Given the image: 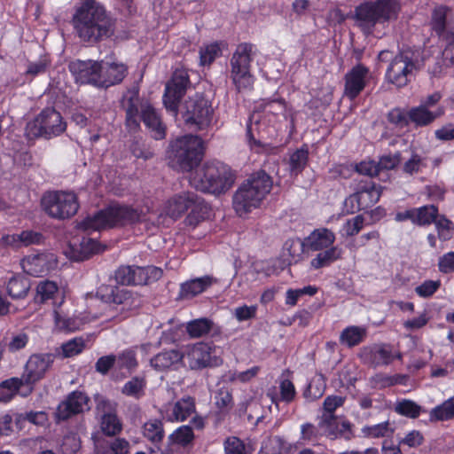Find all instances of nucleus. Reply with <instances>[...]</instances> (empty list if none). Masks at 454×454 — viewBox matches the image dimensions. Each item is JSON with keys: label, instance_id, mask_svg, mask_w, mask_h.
<instances>
[{"label": "nucleus", "instance_id": "nucleus-1", "mask_svg": "<svg viewBox=\"0 0 454 454\" xmlns=\"http://www.w3.org/2000/svg\"><path fill=\"white\" fill-rule=\"evenodd\" d=\"M73 26L81 41L96 43L111 37L114 20L95 0H84L73 16Z\"/></svg>", "mask_w": 454, "mask_h": 454}, {"label": "nucleus", "instance_id": "nucleus-2", "mask_svg": "<svg viewBox=\"0 0 454 454\" xmlns=\"http://www.w3.org/2000/svg\"><path fill=\"white\" fill-rule=\"evenodd\" d=\"M142 212L125 204L114 203L89 215L77 223V228L90 234L106 229L122 227L138 222Z\"/></svg>", "mask_w": 454, "mask_h": 454}, {"label": "nucleus", "instance_id": "nucleus-3", "mask_svg": "<svg viewBox=\"0 0 454 454\" xmlns=\"http://www.w3.org/2000/svg\"><path fill=\"white\" fill-rule=\"evenodd\" d=\"M203 157V142L195 135L177 137L169 145L168 165L178 171L188 172L197 167Z\"/></svg>", "mask_w": 454, "mask_h": 454}, {"label": "nucleus", "instance_id": "nucleus-4", "mask_svg": "<svg viewBox=\"0 0 454 454\" xmlns=\"http://www.w3.org/2000/svg\"><path fill=\"white\" fill-rule=\"evenodd\" d=\"M400 10L397 0L367 1L355 8L354 19L364 33L371 34L376 24L396 20Z\"/></svg>", "mask_w": 454, "mask_h": 454}, {"label": "nucleus", "instance_id": "nucleus-5", "mask_svg": "<svg viewBox=\"0 0 454 454\" xmlns=\"http://www.w3.org/2000/svg\"><path fill=\"white\" fill-rule=\"evenodd\" d=\"M190 183L198 191L220 196L232 186L234 177L223 166L205 163L192 176Z\"/></svg>", "mask_w": 454, "mask_h": 454}, {"label": "nucleus", "instance_id": "nucleus-6", "mask_svg": "<svg viewBox=\"0 0 454 454\" xmlns=\"http://www.w3.org/2000/svg\"><path fill=\"white\" fill-rule=\"evenodd\" d=\"M121 106L126 114V125L131 131H136L140 125L142 120L145 125L151 130L155 139H162L165 137L166 129L163 126L155 109L149 106H144L139 114V98L137 95L124 97Z\"/></svg>", "mask_w": 454, "mask_h": 454}, {"label": "nucleus", "instance_id": "nucleus-7", "mask_svg": "<svg viewBox=\"0 0 454 454\" xmlns=\"http://www.w3.org/2000/svg\"><path fill=\"white\" fill-rule=\"evenodd\" d=\"M254 45L244 43L237 46L230 60V78L238 92L253 89L254 77L251 73Z\"/></svg>", "mask_w": 454, "mask_h": 454}, {"label": "nucleus", "instance_id": "nucleus-8", "mask_svg": "<svg viewBox=\"0 0 454 454\" xmlns=\"http://www.w3.org/2000/svg\"><path fill=\"white\" fill-rule=\"evenodd\" d=\"M66 129L67 122L61 114L53 107H46L27 123L25 135L28 139H51L60 136Z\"/></svg>", "mask_w": 454, "mask_h": 454}, {"label": "nucleus", "instance_id": "nucleus-9", "mask_svg": "<svg viewBox=\"0 0 454 454\" xmlns=\"http://www.w3.org/2000/svg\"><path fill=\"white\" fill-rule=\"evenodd\" d=\"M183 118L185 125L193 130H202L212 121L213 109L210 103L203 97L191 98L184 103Z\"/></svg>", "mask_w": 454, "mask_h": 454}, {"label": "nucleus", "instance_id": "nucleus-10", "mask_svg": "<svg viewBox=\"0 0 454 454\" xmlns=\"http://www.w3.org/2000/svg\"><path fill=\"white\" fill-rule=\"evenodd\" d=\"M272 179L259 170L249 176L237 189L233 199H264L272 188Z\"/></svg>", "mask_w": 454, "mask_h": 454}, {"label": "nucleus", "instance_id": "nucleus-11", "mask_svg": "<svg viewBox=\"0 0 454 454\" xmlns=\"http://www.w3.org/2000/svg\"><path fill=\"white\" fill-rule=\"evenodd\" d=\"M414 52L403 51L391 61L387 70V80L397 87H403L409 82V76L417 69V60Z\"/></svg>", "mask_w": 454, "mask_h": 454}, {"label": "nucleus", "instance_id": "nucleus-12", "mask_svg": "<svg viewBox=\"0 0 454 454\" xmlns=\"http://www.w3.org/2000/svg\"><path fill=\"white\" fill-rule=\"evenodd\" d=\"M107 301L113 312L112 318H118L119 320L124 319L128 312L141 305V300L137 294L129 290L116 286L111 287Z\"/></svg>", "mask_w": 454, "mask_h": 454}, {"label": "nucleus", "instance_id": "nucleus-13", "mask_svg": "<svg viewBox=\"0 0 454 454\" xmlns=\"http://www.w3.org/2000/svg\"><path fill=\"white\" fill-rule=\"evenodd\" d=\"M190 84L187 70L176 69L174 72L171 80L166 84L163 96V103L168 111L177 113L178 104Z\"/></svg>", "mask_w": 454, "mask_h": 454}, {"label": "nucleus", "instance_id": "nucleus-14", "mask_svg": "<svg viewBox=\"0 0 454 454\" xmlns=\"http://www.w3.org/2000/svg\"><path fill=\"white\" fill-rule=\"evenodd\" d=\"M190 84L187 70L176 69L174 72L171 80L166 84L163 96V103L168 111L177 113L178 104Z\"/></svg>", "mask_w": 454, "mask_h": 454}, {"label": "nucleus", "instance_id": "nucleus-15", "mask_svg": "<svg viewBox=\"0 0 454 454\" xmlns=\"http://www.w3.org/2000/svg\"><path fill=\"white\" fill-rule=\"evenodd\" d=\"M90 398L81 391H74L62 401L54 413L56 422L64 421L89 410Z\"/></svg>", "mask_w": 454, "mask_h": 454}, {"label": "nucleus", "instance_id": "nucleus-16", "mask_svg": "<svg viewBox=\"0 0 454 454\" xmlns=\"http://www.w3.org/2000/svg\"><path fill=\"white\" fill-rule=\"evenodd\" d=\"M102 62L94 60H76L69 65V69L81 83H90L100 87Z\"/></svg>", "mask_w": 454, "mask_h": 454}, {"label": "nucleus", "instance_id": "nucleus-17", "mask_svg": "<svg viewBox=\"0 0 454 454\" xmlns=\"http://www.w3.org/2000/svg\"><path fill=\"white\" fill-rule=\"evenodd\" d=\"M54 361L51 354L33 355L27 362L23 380L26 385L34 384L40 380Z\"/></svg>", "mask_w": 454, "mask_h": 454}, {"label": "nucleus", "instance_id": "nucleus-18", "mask_svg": "<svg viewBox=\"0 0 454 454\" xmlns=\"http://www.w3.org/2000/svg\"><path fill=\"white\" fill-rule=\"evenodd\" d=\"M368 74L369 69L361 64L355 66L346 74L344 94L349 99L356 98L364 89Z\"/></svg>", "mask_w": 454, "mask_h": 454}, {"label": "nucleus", "instance_id": "nucleus-19", "mask_svg": "<svg viewBox=\"0 0 454 454\" xmlns=\"http://www.w3.org/2000/svg\"><path fill=\"white\" fill-rule=\"evenodd\" d=\"M184 364L191 370H202L211 365V348L206 343H197L184 355Z\"/></svg>", "mask_w": 454, "mask_h": 454}, {"label": "nucleus", "instance_id": "nucleus-20", "mask_svg": "<svg viewBox=\"0 0 454 454\" xmlns=\"http://www.w3.org/2000/svg\"><path fill=\"white\" fill-rule=\"evenodd\" d=\"M43 210L52 218L65 219L74 215L78 208V200H41Z\"/></svg>", "mask_w": 454, "mask_h": 454}, {"label": "nucleus", "instance_id": "nucleus-21", "mask_svg": "<svg viewBox=\"0 0 454 454\" xmlns=\"http://www.w3.org/2000/svg\"><path fill=\"white\" fill-rule=\"evenodd\" d=\"M184 358V354L178 349L163 350L151 358L150 364L158 372L176 370Z\"/></svg>", "mask_w": 454, "mask_h": 454}, {"label": "nucleus", "instance_id": "nucleus-22", "mask_svg": "<svg viewBox=\"0 0 454 454\" xmlns=\"http://www.w3.org/2000/svg\"><path fill=\"white\" fill-rule=\"evenodd\" d=\"M169 421H184L195 412V402L191 396H185L175 403L166 405L162 411Z\"/></svg>", "mask_w": 454, "mask_h": 454}, {"label": "nucleus", "instance_id": "nucleus-23", "mask_svg": "<svg viewBox=\"0 0 454 454\" xmlns=\"http://www.w3.org/2000/svg\"><path fill=\"white\" fill-rule=\"evenodd\" d=\"M115 279L121 285H146L149 281L148 272L142 267L121 266L115 271Z\"/></svg>", "mask_w": 454, "mask_h": 454}, {"label": "nucleus", "instance_id": "nucleus-24", "mask_svg": "<svg viewBox=\"0 0 454 454\" xmlns=\"http://www.w3.org/2000/svg\"><path fill=\"white\" fill-rule=\"evenodd\" d=\"M444 114V107L438 106L435 110H429L422 106L411 107L408 111V118L417 127H426Z\"/></svg>", "mask_w": 454, "mask_h": 454}, {"label": "nucleus", "instance_id": "nucleus-25", "mask_svg": "<svg viewBox=\"0 0 454 454\" xmlns=\"http://www.w3.org/2000/svg\"><path fill=\"white\" fill-rule=\"evenodd\" d=\"M350 188L349 199H380L384 189L383 186L376 184L370 179L354 180Z\"/></svg>", "mask_w": 454, "mask_h": 454}, {"label": "nucleus", "instance_id": "nucleus-26", "mask_svg": "<svg viewBox=\"0 0 454 454\" xmlns=\"http://www.w3.org/2000/svg\"><path fill=\"white\" fill-rule=\"evenodd\" d=\"M102 62L100 87L108 88L120 83L127 74V67L124 64Z\"/></svg>", "mask_w": 454, "mask_h": 454}, {"label": "nucleus", "instance_id": "nucleus-27", "mask_svg": "<svg viewBox=\"0 0 454 454\" xmlns=\"http://www.w3.org/2000/svg\"><path fill=\"white\" fill-rule=\"evenodd\" d=\"M334 233L326 229L321 228L313 231L310 235L304 240L306 247L312 251H320L325 248H330L334 243Z\"/></svg>", "mask_w": 454, "mask_h": 454}, {"label": "nucleus", "instance_id": "nucleus-28", "mask_svg": "<svg viewBox=\"0 0 454 454\" xmlns=\"http://www.w3.org/2000/svg\"><path fill=\"white\" fill-rule=\"evenodd\" d=\"M447 12L445 6L436 7L432 13L431 27L440 38L449 41L454 37V30L447 25Z\"/></svg>", "mask_w": 454, "mask_h": 454}, {"label": "nucleus", "instance_id": "nucleus-29", "mask_svg": "<svg viewBox=\"0 0 454 454\" xmlns=\"http://www.w3.org/2000/svg\"><path fill=\"white\" fill-rule=\"evenodd\" d=\"M215 282L216 279L211 276H204L188 280L181 285L180 296L192 298L207 290Z\"/></svg>", "mask_w": 454, "mask_h": 454}, {"label": "nucleus", "instance_id": "nucleus-30", "mask_svg": "<svg viewBox=\"0 0 454 454\" xmlns=\"http://www.w3.org/2000/svg\"><path fill=\"white\" fill-rule=\"evenodd\" d=\"M260 122V114L253 113L250 115L248 123L247 125V135L249 143L251 146H257L260 148L257 150V153H275L277 147L270 146L269 145H262L260 140H256L254 137V130H256L258 133L261 132Z\"/></svg>", "mask_w": 454, "mask_h": 454}, {"label": "nucleus", "instance_id": "nucleus-31", "mask_svg": "<svg viewBox=\"0 0 454 454\" xmlns=\"http://www.w3.org/2000/svg\"><path fill=\"white\" fill-rule=\"evenodd\" d=\"M30 287L29 278L20 274L11 278L6 286L7 294L14 300L25 298Z\"/></svg>", "mask_w": 454, "mask_h": 454}, {"label": "nucleus", "instance_id": "nucleus-32", "mask_svg": "<svg viewBox=\"0 0 454 454\" xmlns=\"http://www.w3.org/2000/svg\"><path fill=\"white\" fill-rule=\"evenodd\" d=\"M59 292V287L56 282L51 280H43L37 284L36 293L34 297L35 303H45L49 300L54 299Z\"/></svg>", "mask_w": 454, "mask_h": 454}, {"label": "nucleus", "instance_id": "nucleus-33", "mask_svg": "<svg viewBox=\"0 0 454 454\" xmlns=\"http://www.w3.org/2000/svg\"><path fill=\"white\" fill-rule=\"evenodd\" d=\"M342 254V250L338 247H331L324 252L318 253L317 256L311 261L310 265L314 269H320L330 265L334 261L340 259Z\"/></svg>", "mask_w": 454, "mask_h": 454}, {"label": "nucleus", "instance_id": "nucleus-34", "mask_svg": "<svg viewBox=\"0 0 454 454\" xmlns=\"http://www.w3.org/2000/svg\"><path fill=\"white\" fill-rule=\"evenodd\" d=\"M366 335V330L359 326H348L345 328L340 336L342 344L348 347H354L363 341Z\"/></svg>", "mask_w": 454, "mask_h": 454}, {"label": "nucleus", "instance_id": "nucleus-35", "mask_svg": "<svg viewBox=\"0 0 454 454\" xmlns=\"http://www.w3.org/2000/svg\"><path fill=\"white\" fill-rule=\"evenodd\" d=\"M143 434L150 442L157 444L164 438L163 424L160 419H152L145 423Z\"/></svg>", "mask_w": 454, "mask_h": 454}, {"label": "nucleus", "instance_id": "nucleus-36", "mask_svg": "<svg viewBox=\"0 0 454 454\" xmlns=\"http://www.w3.org/2000/svg\"><path fill=\"white\" fill-rule=\"evenodd\" d=\"M259 454H291V446L279 436L268 440Z\"/></svg>", "mask_w": 454, "mask_h": 454}, {"label": "nucleus", "instance_id": "nucleus-37", "mask_svg": "<svg viewBox=\"0 0 454 454\" xmlns=\"http://www.w3.org/2000/svg\"><path fill=\"white\" fill-rule=\"evenodd\" d=\"M452 418H454V396L436 406L430 412L431 421L449 420Z\"/></svg>", "mask_w": 454, "mask_h": 454}, {"label": "nucleus", "instance_id": "nucleus-38", "mask_svg": "<svg viewBox=\"0 0 454 454\" xmlns=\"http://www.w3.org/2000/svg\"><path fill=\"white\" fill-rule=\"evenodd\" d=\"M101 429L106 435H116L122 430V424L116 414L107 412L102 416Z\"/></svg>", "mask_w": 454, "mask_h": 454}, {"label": "nucleus", "instance_id": "nucleus-39", "mask_svg": "<svg viewBox=\"0 0 454 454\" xmlns=\"http://www.w3.org/2000/svg\"><path fill=\"white\" fill-rule=\"evenodd\" d=\"M146 382L144 378L133 377L122 387L121 393L127 396L139 399L145 395Z\"/></svg>", "mask_w": 454, "mask_h": 454}, {"label": "nucleus", "instance_id": "nucleus-40", "mask_svg": "<svg viewBox=\"0 0 454 454\" xmlns=\"http://www.w3.org/2000/svg\"><path fill=\"white\" fill-rule=\"evenodd\" d=\"M309 160L308 149H297L290 155L289 168L293 175H298L306 167Z\"/></svg>", "mask_w": 454, "mask_h": 454}, {"label": "nucleus", "instance_id": "nucleus-41", "mask_svg": "<svg viewBox=\"0 0 454 454\" xmlns=\"http://www.w3.org/2000/svg\"><path fill=\"white\" fill-rule=\"evenodd\" d=\"M338 425L339 421L336 416L332 413H324L318 423V427L322 434L331 437H338Z\"/></svg>", "mask_w": 454, "mask_h": 454}, {"label": "nucleus", "instance_id": "nucleus-42", "mask_svg": "<svg viewBox=\"0 0 454 454\" xmlns=\"http://www.w3.org/2000/svg\"><path fill=\"white\" fill-rule=\"evenodd\" d=\"M194 439L192 428L189 426H182L172 433L168 441L171 444H177L183 447L191 443Z\"/></svg>", "mask_w": 454, "mask_h": 454}, {"label": "nucleus", "instance_id": "nucleus-43", "mask_svg": "<svg viewBox=\"0 0 454 454\" xmlns=\"http://www.w3.org/2000/svg\"><path fill=\"white\" fill-rule=\"evenodd\" d=\"M212 321L207 318H200L188 323L187 333L191 337L200 338L207 334L212 328Z\"/></svg>", "mask_w": 454, "mask_h": 454}, {"label": "nucleus", "instance_id": "nucleus-44", "mask_svg": "<svg viewBox=\"0 0 454 454\" xmlns=\"http://www.w3.org/2000/svg\"><path fill=\"white\" fill-rule=\"evenodd\" d=\"M437 207L434 206H425L415 209V223L419 225L430 224L437 217Z\"/></svg>", "mask_w": 454, "mask_h": 454}, {"label": "nucleus", "instance_id": "nucleus-45", "mask_svg": "<svg viewBox=\"0 0 454 454\" xmlns=\"http://www.w3.org/2000/svg\"><path fill=\"white\" fill-rule=\"evenodd\" d=\"M395 411L403 416L416 419L420 414L421 407L411 400L404 399L396 403Z\"/></svg>", "mask_w": 454, "mask_h": 454}, {"label": "nucleus", "instance_id": "nucleus-46", "mask_svg": "<svg viewBox=\"0 0 454 454\" xmlns=\"http://www.w3.org/2000/svg\"><path fill=\"white\" fill-rule=\"evenodd\" d=\"M194 200H167L164 207L167 215L173 219L179 218L190 207L188 202L192 203Z\"/></svg>", "mask_w": 454, "mask_h": 454}, {"label": "nucleus", "instance_id": "nucleus-47", "mask_svg": "<svg viewBox=\"0 0 454 454\" xmlns=\"http://www.w3.org/2000/svg\"><path fill=\"white\" fill-rule=\"evenodd\" d=\"M372 363L374 367L380 365H387L393 359L394 355L389 348L385 345L379 347L377 349L372 352Z\"/></svg>", "mask_w": 454, "mask_h": 454}, {"label": "nucleus", "instance_id": "nucleus-48", "mask_svg": "<svg viewBox=\"0 0 454 454\" xmlns=\"http://www.w3.org/2000/svg\"><path fill=\"white\" fill-rule=\"evenodd\" d=\"M130 151L136 158L144 160L154 156V150L142 139H135L130 145Z\"/></svg>", "mask_w": 454, "mask_h": 454}, {"label": "nucleus", "instance_id": "nucleus-49", "mask_svg": "<svg viewBox=\"0 0 454 454\" xmlns=\"http://www.w3.org/2000/svg\"><path fill=\"white\" fill-rule=\"evenodd\" d=\"M425 167L424 159L417 153H412L411 157L404 162L403 172L413 176L419 173Z\"/></svg>", "mask_w": 454, "mask_h": 454}, {"label": "nucleus", "instance_id": "nucleus-50", "mask_svg": "<svg viewBox=\"0 0 454 454\" xmlns=\"http://www.w3.org/2000/svg\"><path fill=\"white\" fill-rule=\"evenodd\" d=\"M116 365L119 369L131 371L137 366L136 353L133 349H126L116 356Z\"/></svg>", "mask_w": 454, "mask_h": 454}, {"label": "nucleus", "instance_id": "nucleus-51", "mask_svg": "<svg viewBox=\"0 0 454 454\" xmlns=\"http://www.w3.org/2000/svg\"><path fill=\"white\" fill-rule=\"evenodd\" d=\"M51 66V61L46 58L43 57L36 61L29 62L25 71V75L34 78L39 74H43L47 72Z\"/></svg>", "mask_w": 454, "mask_h": 454}, {"label": "nucleus", "instance_id": "nucleus-52", "mask_svg": "<svg viewBox=\"0 0 454 454\" xmlns=\"http://www.w3.org/2000/svg\"><path fill=\"white\" fill-rule=\"evenodd\" d=\"M258 109L272 114H284L286 112V102L283 98L273 100L263 99L258 106Z\"/></svg>", "mask_w": 454, "mask_h": 454}, {"label": "nucleus", "instance_id": "nucleus-53", "mask_svg": "<svg viewBox=\"0 0 454 454\" xmlns=\"http://www.w3.org/2000/svg\"><path fill=\"white\" fill-rule=\"evenodd\" d=\"M215 404L221 411H227L232 407V396L227 388L218 389L215 395Z\"/></svg>", "mask_w": 454, "mask_h": 454}, {"label": "nucleus", "instance_id": "nucleus-54", "mask_svg": "<svg viewBox=\"0 0 454 454\" xmlns=\"http://www.w3.org/2000/svg\"><path fill=\"white\" fill-rule=\"evenodd\" d=\"M402 160L401 153L383 155L377 162L379 173L395 168Z\"/></svg>", "mask_w": 454, "mask_h": 454}, {"label": "nucleus", "instance_id": "nucleus-55", "mask_svg": "<svg viewBox=\"0 0 454 454\" xmlns=\"http://www.w3.org/2000/svg\"><path fill=\"white\" fill-rule=\"evenodd\" d=\"M84 346V340L82 338H74L63 343L61 348L65 357H71L81 353Z\"/></svg>", "mask_w": 454, "mask_h": 454}, {"label": "nucleus", "instance_id": "nucleus-56", "mask_svg": "<svg viewBox=\"0 0 454 454\" xmlns=\"http://www.w3.org/2000/svg\"><path fill=\"white\" fill-rule=\"evenodd\" d=\"M220 52L218 44L212 43L200 50V61L201 66L210 65Z\"/></svg>", "mask_w": 454, "mask_h": 454}, {"label": "nucleus", "instance_id": "nucleus-57", "mask_svg": "<svg viewBox=\"0 0 454 454\" xmlns=\"http://www.w3.org/2000/svg\"><path fill=\"white\" fill-rule=\"evenodd\" d=\"M261 200H232V207L240 217L246 216L252 208L260 207Z\"/></svg>", "mask_w": 454, "mask_h": 454}, {"label": "nucleus", "instance_id": "nucleus-58", "mask_svg": "<svg viewBox=\"0 0 454 454\" xmlns=\"http://www.w3.org/2000/svg\"><path fill=\"white\" fill-rule=\"evenodd\" d=\"M47 414L43 411H30L26 414H20L17 416L16 423L27 420L32 424L43 426L47 422Z\"/></svg>", "mask_w": 454, "mask_h": 454}, {"label": "nucleus", "instance_id": "nucleus-59", "mask_svg": "<svg viewBox=\"0 0 454 454\" xmlns=\"http://www.w3.org/2000/svg\"><path fill=\"white\" fill-rule=\"evenodd\" d=\"M285 247L288 251V254L292 258V261L296 262L303 253L306 243L300 239H290L286 242Z\"/></svg>", "mask_w": 454, "mask_h": 454}, {"label": "nucleus", "instance_id": "nucleus-60", "mask_svg": "<svg viewBox=\"0 0 454 454\" xmlns=\"http://www.w3.org/2000/svg\"><path fill=\"white\" fill-rule=\"evenodd\" d=\"M116 364V356L115 355H107L103 356L98 359L95 364V370L98 373L102 375H106L109 371L114 368Z\"/></svg>", "mask_w": 454, "mask_h": 454}, {"label": "nucleus", "instance_id": "nucleus-61", "mask_svg": "<svg viewBox=\"0 0 454 454\" xmlns=\"http://www.w3.org/2000/svg\"><path fill=\"white\" fill-rule=\"evenodd\" d=\"M354 169L370 177L380 176L377 162L374 160H364L354 165Z\"/></svg>", "mask_w": 454, "mask_h": 454}, {"label": "nucleus", "instance_id": "nucleus-62", "mask_svg": "<svg viewBox=\"0 0 454 454\" xmlns=\"http://www.w3.org/2000/svg\"><path fill=\"white\" fill-rule=\"evenodd\" d=\"M225 454H247L245 444L238 437H228L224 442Z\"/></svg>", "mask_w": 454, "mask_h": 454}, {"label": "nucleus", "instance_id": "nucleus-63", "mask_svg": "<svg viewBox=\"0 0 454 454\" xmlns=\"http://www.w3.org/2000/svg\"><path fill=\"white\" fill-rule=\"evenodd\" d=\"M22 246L28 247L30 245H40L43 243L44 237L39 231L26 230L20 232Z\"/></svg>", "mask_w": 454, "mask_h": 454}, {"label": "nucleus", "instance_id": "nucleus-64", "mask_svg": "<svg viewBox=\"0 0 454 454\" xmlns=\"http://www.w3.org/2000/svg\"><path fill=\"white\" fill-rule=\"evenodd\" d=\"M67 258L75 262H82L88 259V252H82L79 243H70L64 250Z\"/></svg>", "mask_w": 454, "mask_h": 454}]
</instances>
